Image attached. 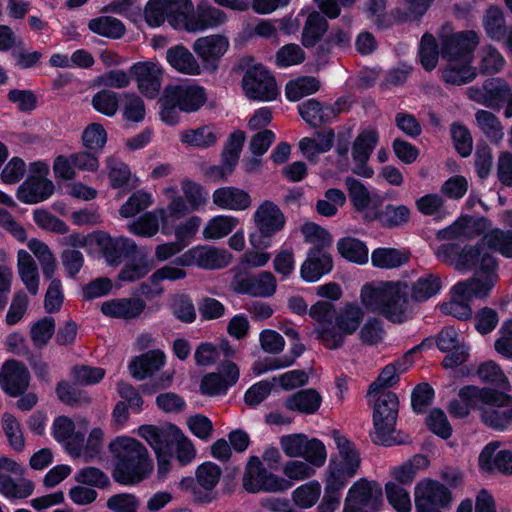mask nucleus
Returning <instances> with one entry per match:
<instances>
[{
	"label": "nucleus",
	"mask_w": 512,
	"mask_h": 512,
	"mask_svg": "<svg viewBox=\"0 0 512 512\" xmlns=\"http://www.w3.org/2000/svg\"><path fill=\"white\" fill-rule=\"evenodd\" d=\"M309 316L314 320V333L317 339L328 349L343 346L348 336L355 334L365 316L361 306L348 302L338 311L330 302L317 301L309 309Z\"/></svg>",
	"instance_id": "f257e3e1"
},
{
	"label": "nucleus",
	"mask_w": 512,
	"mask_h": 512,
	"mask_svg": "<svg viewBox=\"0 0 512 512\" xmlns=\"http://www.w3.org/2000/svg\"><path fill=\"white\" fill-rule=\"evenodd\" d=\"M363 310L383 315L394 323H402L411 316L407 286L401 283H366L360 290Z\"/></svg>",
	"instance_id": "f03ea898"
},
{
	"label": "nucleus",
	"mask_w": 512,
	"mask_h": 512,
	"mask_svg": "<svg viewBox=\"0 0 512 512\" xmlns=\"http://www.w3.org/2000/svg\"><path fill=\"white\" fill-rule=\"evenodd\" d=\"M115 458L114 480L122 485L137 484L152 473L154 465L148 450L138 440L119 436L109 445Z\"/></svg>",
	"instance_id": "7ed1b4c3"
},
{
	"label": "nucleus",
	"mask_w": 512,
	"mask_h": 512,
	"mask_svg": "<svg viewBox=\"0 0 512 512\" xmlns=\"http://www.w3.org/2000/svg\"><path fill=\"white\" fill-rule=\"evenodd\" d=\"M487 249L506 258H512V229H495L485 233L474 246L459 250L453 243H445L435 250L436 257L457 270L467 269Z\"/></svg>",
	"instance_id": "20e7f679"
},
{
	"label": "nucleus",
	"mask_w": 512,
	"mask_h": 512,
	"mask_svg": "<svg viewBox=\"0 0 512 512\" xmlns=\"http://www.w3.org/2000/svg\"><path fill=\"white\" fill-rule=\"evenodd\" d=\"M492 250L487 249L467 269L475 270L468 280L454 285V293L468 299H484L499 280L498 262Z\"/></svg>",
	"instance_id": "39448f33"
},
{
	"label": "nucleus",
	"mask_w": 512,
	"mask_h": 512,
	"mask_svg": "<svg viewBox=\"0 0 512 512\" xmlns=\"http://www.w3.org/2000/svg\"><path fill=\"white\" fill-rule=\"evenodd\" d=\"M333 440L338 449V455L328 464L324 484L329 489L341 492L348 481L356 475L361 460L354 445L338 431L333 432Z\"/></svg>",
	"instance_id": "423d86ee"
},
{
	"label": "nucleus",
	"mask_w": 512,
	"mask_h": 512,
	"mask_svg": "<svg viewBox=\"0 0 512 512\" xmlns=\"http://www.w3.org/2000/svg\"><path fill=\"white\" fill-rule=\"evenodd\" d=\"M183 196L179 195L177 185L171 184L165 186L161 194L168 201L167 208L169 209L172 220H179L186 215L203 210L208 203V192L198 182L184 178L180 182Z\"/></svg>",
	"instance_id": "0eeeda50"
},
{
	"label": "nucleus",
	"mask_w": 512,
	"mask_h": 512,
	"mask_svg": "<svg viewBox=\"0 0 512 512\" xmlns=\"http://www.w3.org/2000/svg\"><path fill=\"white\" fill-rule=\"evenodd\" d=\"M252 221L254 231L249 234L250 245L254 249H268L275 235L283 230L286 218L276 203L264 200L256 207Z\"/></svg>",
	"instance_id": "6e6552de"
},
{
	"label": "nucleus",
	"mask_w": 512,
	"mask_h": 512,
	"mask_svg": "<svg viewBox=\"0 0 512 512\" xmlns=\"http://www.w3.org/2000/svg\"><path fill=\"white\" fill-rule=\"evenodd\" d=\"M372 441L376 444L391 446L397 443L394 437L398 416L399 400L390 391L374 394Z\"/></svg>",
	"instance_id": "1a4fd4ad"
},
{
	"label": "nucleus",
	"mask_w": 512,
	"mask_h": 512,
	"mask_svg": "<svg viewBox=\"0 0 512 512\" xmlns=\"http://www.w3.org/2000/svg\"><path fill=\"white\" fill-rule=\"evenodd\" d=\"M459 399L449 404V412L457 417L464 418L471 409H479L480 404L498 407L512 405V396L504 391L477 386H465L458 393Z\"/></svg>",
	"instance_id": "9d476101"
},
{
	"label": "nucleus",
	"mask_w": 512,
	"mask_h": 512,
	"mask_svg": "<svg viewBox=\"0 0 512 512\" xmlns=\"http://www.w3.org/2000/svg\"><path fill=\"white\" fill-rule=\"evenodd\" d=\"M192 9L191 0H148L143 8V18L151 28H158L167 21L174 29L181 30Z\"/></svg>",
	"instance_id": "9b49d317"
},
{
	"label": "nucleus",
	"mask_w": 512,
	"mask_h": 512,
	"mask_svg": "<svg viewBox=\"0 0 512 512\" xmlns=\"http://www.w3.org/2000/svg\"><path fill=\"white\" fill-rule=\"evenodd\" d=\"M243 488L249 493L261 491L278 493L287 491L292 483L285 478L269 472L257 456H251L245 466L242 478Z\"/></svg>",
	"instance_id": "f8f14e48"
},
{
	"label": "nucleus",
	"mask_w": 512,
	"mask_h": 512,
	"mask_svg": "<svg viewBox=\"0 0 512 512\" xmlns=\"http://www.w3.org/2000/svg\"><path fill=\"white\" fill-rule=\"evenodd\" d=\"M24 467L13 459L0 457V495L8 500H23L33 494L34 483L23 477Z\"/></svg>",
	"instance_id": "ddd939ff"
},
{
	"label": "nucleus",
	"mask_w": 512,
	"mask_h": 512,
	"mask_svg": "<svg viewBox=\"0 0 512 512\" xmlns=\"http://www.w3.org/2000/svg\"><path fill=\"white\" fill-rule=\"evenodd\" d=\"M381 505V486L375 481L360 478L349 488L342 512H372Z\"/></svg>",
	"instance_id": "4468645a"
},
{
	"label": "nucleus",
	"mask_w": 512,
	"mask_h": 512,
	"mask_svg": "<svg viewBox=\"0 0 512 512\" xmlns=\"http://www.w3.org/2000/svg\"><path fill=\"white\" fill-rule=\"evenodd\" d=\"M222 470L213 462H204L199 465L195 472V483L193 479L185 478L181 486L185 489L191 488L194 499L198 502L208 503L215 499V489L221 479Z\"/></svg>",
	"instance_id": "2eb2a0df"
},
{
	"label": "nucleus",
	"mask_w": 512,
	"mask_h": 512,
	"mask_svg": "<svg viewBox=\"0 0 512 512\" xmlns=\"http://www.w3.org/2000/svg\"><path fill=\"white\" fill-rule=\"evenodd\" d=\"M242 87L247 98L254 101H273L279 94L274 77L260 64L245 72Z\"/></svg>",
	"instance_id": "dca6fc26"
},
{
	"label": "nucleus",
	"mask_w": 512,
	"mask_h": 512,
	"mask_svg": "<svg viewBox=\"0 0 512 512\" xmlns=\"http://www.w3.org/2000/svg\"><path fill=\"white\" fill-rule=\"evenodd\" d=\"M280 446L286 456L301 457L322 466L327 458L324 444L318 439H309L304 434H289L280 438Z\"/></svg>",
	"instance_id": "f3484780"
},
{
	"label": "nucleus",
	"mask_w": 512,
	"mask_h": 512,
	"mask_svg": "<svg viewBox=\"0 0 512 512\" xmlns=\"http://www.w3.org/2000/svg\"><path fill=\"white\" fill-rule=\"evenodd\" d=\"M180 266H197L204 269H221L231 262V254L212 246L198 245L190 248L176 260Z\"/></svg>",
	"instance_id": "a211bd4d"
},
{
	"label": "nucleus",
	"mask_w": 512,
	"mask_h": 512,
	"mask_svg": "<svg viewBox=\"0 0 512 512\" xmlns=\"http://www.w3.org/2000/svg\"><path fill=\"white\" fill-rule=\"evenodd\" d=\"M229 47V39L223 34L199 37L192 45L193 52L200 59L203 68L209 72H215L218 69Z\"/></svg>",
	"instance_id": "6ab92c4d"
},
{
	"label": "nucleus",
	"mask_w": 512,
	"mask_h": 512,
	"mask_svg": "<svg viewBox=\"0 0 512 512\" xmlns=\"http://www.w3.org/2000/svg\"><path fill=\"white\" fill-rule=\"evenodd\" d=\"M498 229L493 227L490 220L484 217L472 218L460 217L448 227L437 232V238L442 240H469L479 235L481 237L490 230Z\"/></svg>",
	"instance_id": "aec40b11"
},
{
	"label": "nucleus",
	"mask_w": 512,
	"mask_h": 512,
	"mask_svg": "<svg viewBox=\"0 0 512 512\" xmlns=\"http://www.w3.org/2000/svg\"><path fill=\"white\" fill-rule=\"evenodd\" d=\"M478 43L477 33L471 30L446 35L442 40V57L448 62L472 61V53Z\"/></svg>",
	"instance_id": "412c9836"
},
{
	"label": "nucleus",
	"mask_w": 512,
	"mask_h": 512,
	"mask_svg": "<svg viewBox=\"0 0 512 512\" xmlns=\"http://www.w3.org/2000/svg\"><path fill=\"white\" fill-rule=\"evenodd\" d=\"M170 222L174 221L166 206L165 208L160 207L144 213L137 219L129 222L127 228L133 235L151 238L158 233L160 227L163 234H170Z\"/></svg>",
	"instance_id": "4be33fe9"
},
{
	"label": "nucleus",
	"mask_w": 512,
	"mask_h": 512,
	"mask_svg": "<svg viewBox=\"0 0 512 512\" xmlns=\"http://www.w3.org/2000/svg\"><path fill=\"white\" fill-rule=\"evenodd\" d=\"M227 21L226 13L206 2H201L196 9L188 12L181 30L188 33H199L215 29Z\"/></svg>",
	"instance_id": "5701e85b"
},
{
	"label": "nucleus",
	"mask_w": 512,
	"mask_h": 512,
	"mask_svg": "<svg viewBox=\"0 0 512 512\" xmlns=\"http://www.w3.org/2000/svg\"><path fill=\"white\" fill-rule=\"evenodd\" d=\"M163 92L169 103L174 102L180 111L186 113L199 110L207 100L204 88L193 84L169 85Z\"/></svg>",
	"instance_id": "b1692460"
},
{
	"label": "nucleus",
	"mask_w": 512,
	"mask_h": 512,
	"mask_svg": "<svg viewBox=\"0 0 512 512\" xmlns=\"http://www.w3.org/2000/svg\"><path fill=\"white\" fill-rule=\"evenodd\" d=\"M130 74L134 77L137 88L145 97H156L161 88L163 77V69L157 62L134 63L130 67Z\"/></svg>",
	"instance_id": "393cba45"
},
{
	"label": "nucleus",
	"mask_w": 512,
	"mask_h": 512,
	"mask_svg": "<svg viewBox=\"0 0 512 512\" xmlns=\"http://www.w3.org/2000/svg\"><path fill=\"white\" fill-rule=\"evenodd\" d=\"M512 92L507 82L500 78L486 80L482 87H470L467 89L468 98L492 109H499Z\"/></svg>",
	"instance_id": "a878e982"
},
{
	"label": "nucleus",
	"mask_w": 512,
	"mask_h": 512,
	"mask_svg": "<svg viewBox=\"0 0 512 512\" xmlns=\"http://www.w3.org/2000/svg\"><path fill=\"white\" fill-rule=\"evenodd\" d=\"M436 344L440 351L448 353L443 360L445 368H455L463 364L468 358L469 348L453 327L442 329L438 334Z\"/></svg>",
	"instance_id": "bb28decb"
},
{
	"label": "nucleus",
	"mask_w": 512,
	"mask_h": 512,
	"mask_svg": "<svg viewBox=\"0 0 512 512\" xmlns=\"http://www.w3.org/2000/svg\"><path fill=\"white\" fill-rule=\"evenodd\" d=\"M379 140L378 131L374 128L363 130L355 139L352 147V157L356 164L354 172L364 178L373 175V169L366 165L372 151Z\"/></svg>",
	"instance_id": "cd10ccee"
},
{
	"label": "nucleus",
	"mask_w": 512,
	"mask_h": 512,
	"mask_svg": "<svg viewBox=\"0 0 512 512\" xmlns=\"http://www.w3.org/2000/svg\"><path fill=\"white\" fill-rule=\"evenodd\" d=\"M30 373L27 367L16 361L7 360L0 369V387L12 397L22 394L29 386Z\"/></svg>",
	"instance_id": "c85d7f7f"
},
{
	"label": "nucleus",
	"mask_w": 512,
	"mask_h": 512,
	"mask_svg": "<svg viewBox=\"0 0 512 512\" xmlns=\"http://www.w3.org/2000/svg\"><path fill=\"white\" fill-rule=\"evenodd\" d=\"M239 379V369L235 363L226 362L219 366L218 372L209 373L202 379L201 392L214 396L225 394Z\"/></svg>",
	"instance_id": "c756f323"
},
{
	"label": "nucleus",
	"mask_w": 512,
	"mask_h": 512,
	"mask_svg": "<svg viewBox=\"0 0 512 512\" xmlns=\"http://www.w3.org/2000/svg\"><path fill=\"white\" fill-rule=\"evenodd\" d=\"M345 183L354 208L362 213L365 220H375L376 209L381 205L380 197L371 195L367 188L354 178H347Z\"/></svg>",
	"instance_id": "7c9ffc66"
},
{
	"label": "nucleus",
	"mask_w": 512,
	"mask_h": 512,
	"mask_svg": "<svg viewBox=\"0 0 512 512\" xmlns=\"http://www.w3.org/2000/svg\"><path fill=\"white\" fill-rule=\"evenodd\" d=\"M74 430V422L66 416L57 417L52 425L54 438L64 444L70 456L80 457L84 450V434Z\"/></svg>",
	"instance_id": "2f4dec72"
},
{
	"label": "nucleus",
	"mask_w": 512,
	"mask_h": 512,
	"mask_svg": "<svg viewBox=\"0 0 512 512\" xmlns=\"http://www.w3.org/2000/svg\"><path fill=\"white\" fill-rule=\"evenodd\" d=\"M415 505L425 511L426 505L448 507L452 497L451 492L440 482L426 479L415 486Z\"/></svg>",
	"instance_id": "473e14b6"
},
{
	"label": "nucleus",
	"mask_w": 512,
	"mask_h": 512,
	"mask_svg": "<svg viewBox=\"0 0 512 512\" xmlns=\"http://www.w3.org/2000/svg\"><path fill=\"white\" fill-rule=\"evenodd\" d=\"M426 346V342H422L411 351L406 353L401 359L386 365L381 371L377 379L369 386L368 397L376 395L380 389L393 386L398 382L399 375L404 373L413 363L412 353L415 350L422 349Z\"/></svg>",
	"instance_id": "72a5a7b5"
},
{
	"label": "nucleus",
	"mask_w": 512,
	"mask_h": 512,
	"mask_svg": "<svg viewBox=\"0 0 512 512\" xmlns=\"http://www.w3.org/2000/svg\"><path fill=\"white\" fill-rule=\"evenodd\" d=\"M103 236L101 242H97L98 247L111 266L119 265L122 260L136 252V243L127 237L112 238L109 234L100 231Z\"/></svg>",
	"instance_id": "f704fd0d"
},
{
	"label": "nucleus",
	"mask_w": 512,
	"mask_h": 512,
	"mask_svg": "<svg viewBox=\"0 0 512 512\" xmlns=\"http://www.w3.org/2000/svg\"><path fill=\"white\" fill-rule=\"evenodd\" d=\"M213 203L220 209L230 211H245L252 205L250 194L235 186H223L212 193Z\"/></svg>",
	"instance_id": "c9c22d12"
},
{
	"label": "nucleus",
	"mask_w": 512,
	"mask_h": 512,
	"mask_svg": "<svg viewBox=\"0 0 512 512\" xmlns=\"http://www.w3.org/2000/svg\"><path fill=\"white\" fill-rule=\"evenodd\" d=\"M146 307L140 298H115L101 304V312L110 318L126 321L138 318Z\"/></svg>",
	"instance_id": "e433bc0d"
},
{
	"label": "nucleus",
	"mask_w": 512,
	"mask_h": 512,
	"mask_svg": "<svg viewBox=\"0 0 512 512\" xmlns=\"http://www.w3.org/2000/svg\"><path fill=\"white\" fill-rule=\"evenodd\" d=\"M333 267L331 256L323 249L311 248L300 268V274L306 282H316L329 273Z\"/></svg>",
	"instance_id": "4c0bfd02"
},
{
	"label": "nucleus",
	"mask_w": 512,
	"mask_h": 512,
	"mask_svg": "<svg viewBox=\"0 0 512 512\" xmlns=\"http://www.w3.org/2000/svg\"><path fill=\"white\" fill-rule=\"evenodd\" d=\"M54 184L47 177H28L17 189V198L26 204L42 202L54 193Z\"/></svg>",
	"instance_id": "58836bf2"
},
{
	"label": "nucleus",
	"mask_w": 512,
	"mask_h": 512,
	"mask_svg": "<svg viewBox=\"0 0 512 512\" xmlns=\"http://www.w3.org/2000/svg\"><path fill=\"white\" fill-rule=\"evenodd\" d=\"M166 60L179 73L198 76L202 72L201 64L193 53L182 44L170 47L166 52Z\"/></svg>",
	"instance_id": "ea45409f"
},
{
	"label": "nucleus",
	"mask_w": 512,
	"mask_h": 512,
	"mask_svg": "<svg viewBox=\"0 0 512 512\" xmlns=\"http://www.w3.org/2000/svg\"><path fill=\"white\" fill-rule=\"evenodd\" d=\"M166 362L163 351L150 350L138 357H135L129 364V371L133 378L143 380L159 371Z\"/></svg>",
	"instance_id": "a19ab883"
},
{
	"label": "nucleus",
	"mask_w": 512,
	"mask_h": 512,
	"mask_svg": "<svg viewBox=\"0 0 512 512\" xmlns=\"http://www.w3.org/2000/svg\"><path fill=\"white\" fill-rule=\"evenodd\" d=\"M219 130L212 125H203L197 128L185 129L179 133L180 142L191 148L200 150L213 147L218 139Z\"/></svg>",
	"instance_id": "79ce46f5"
},
{
	"label": "nucleus",
	"mask_w": 512,
	"mask_h": 512,
	"mask_svg": "<svg viewBox=\"0 0 512 512\" xmlns=\"http://www.w3.org/2000/svg\"><path fill=\"white\" fill-rule=\"evenodd\" d=\"M277 283L271 272H262L256 276L241 279L237 291L253 296L269 297L276 291Z\"/></svg>",
	"instance_id": "37998d69"
},
{
	"label": "nucleus",
	"mask_w": 512,
	"mask_h": 512,
	"mask_svg": "<svg viewBox=\"0 0 512 512\" xmlns=\"http://www.w3.org/2000/svg\"><path fill=\"white\" fill-rule=\"evenodd\" d=\"M322 404V396L312 388L300 390L285 400V407L301 414H315Z\"/></svg>",
	"instance_id": "c03bdc74"
},
{
	"label": "nucleus",
	"mask_w": 512,
	"mask_h": 512,
	"mask_svg": "<svg viewBox=\"0 0 512 512\" xmlns=\"http://www.w3.org/2000/svg\"><path fill=\"white\" fill-rule=\"evenodd\" d=\"M298 111L304 121L310 126L317 127L323 123L330 122L336 118V108L329 105H322L315 99H309L298 106Z\"/></svg>",
	"instance_id": "a18cd8bd"
},
{
	"label": "nucleus",
	"mask_w": 512,
	"mask_h": 512,
	"mask_svg": "<svg viewBox=\"0 0 512 512\" xmlns=\"http://www.w3.org/2000/svg\"><path fill=\"white\" fill-rule=\"evenodd\" d=\"M17 270L19 277L31 295L39 292L40 275L33 257L25 250L17 254Z\"/></svg>",
	"instance_id": "49530a36"
},
{
	"label": "nucleus",
	"mask_w": 512,
	"mask_h": 512,
	"mask_svg": "<svg viewBox=\"0 0 512 512\" xmlns=\"http://www.w3.org/2000/svg\"><path fill=\"white\" fill-rule=\"evenodd\" d=\"M335 134L332 129H324L317 132L316 138L305 137L299 142V149L309 160H312L318 154L328 152L334 142Z\"/></svg>",
	"instance_id": "de8ad7c7"
},
{
	"label": "nucleus",
	"mask_w": 512,
	"mask_h": 512,
	"mask_svg": "<svg viewBox=\"0 0 512 512\" xmlns=\"http://www.w3.org/2000/svg\"><path fill=\"white\" fill-rule=\"evenodd\" d=\"M410 259V253L406 250L380 247L372 251L371 263L380 269H393L406 264Z\"/></svg>",
	"instance_id": "09e8293b"
},
{
	"label": "nucleus",
	"mask_w": 512,
	"mask_h": 512,
	"mask_svg": "<svg viewBox=\"0 0 512 512\" xmlns=\"http://www.w3.org/2000/svg\"><path fill=\"white\" fill-rule=\"evenodd\" d=\"M138 434L147 441L156 454L169 452L172 438V426L160 428L154 425H142L138 428Z\"/></svg>",
	"instance_id": "8fccbe9b"
},
{
	"label": "nucleus",
	"mask_w": 512,
	"mask_h": 512,
	"mask_svg": "<svg viewBox=\"0 0 512 512\" xmlns=\"http://www.w3.org/2000/svg\"><path fill=\"white\" fill-rule=\"evenodd\" d=\"M305 351L304 344L299 339L292 342L289 353L280 358L266 359L265 362H257L254 365V371L257 374H262L270 370H278L289 367L294 364Z\"/></svg>",
	"instance_id": "3c124183"
},
{
	"label": "nucleus",
	"mask_w": 512,
	"mask_h": 512,
	"mask_svg": "<svg viewBox=\"0 0 512 512\" xmlns=\"http://www.w3.org/2000/svg\"><path fill=\"white\" fill-rule=\"evenodd\" d=\"M239 224V220L231 215H216L209 219L202 234L206 240H218L229 235Z\"/></svg>",
	"instance_id": "603ef678"
},
{
	"label": "nucleus",
	"mask_w": 512,
	"mask_h": 512,
	"mask_svg": "<svg viewBox=\"0 0 512 512\" xmlns=\"http://www.w3.org/2000/svg\"><path fill=\"white\" fill-rule=\"evenodd\" d=\"M88 28L91 32L110 39H120L126 33L123 22L111 16H99L90 19Z\"/></svg>",
	"instance_id": "864d4df0"
},
{
	"label": "nucleus",
	"mask_w": 512,
	"mask_h": 512,
	"mask_svg": "<svg viewBox=\"0 0 512 512\" xmlns=\"http://www.w3.org/2000/svg\"><path fill=\"white\" fill-rule=\"evenodd\" d=\"M471 64V60L449 62L442 71V79L451 85H463L473 81L477 74L476 69Z\"/></svg>",
	"instance_id": "5fc2aeb1"
},
{
	"label": "nucleus",
	"mask_w": 512,
	"mask_h": 512,
	"mask_svg": "<svg viewBox=\"0 0 512 512\" xmlns=\"http://www.w3.org/2000/svg\"><path fill=\"white\" fill-rule=\"evenodd\" d=\"M340 255L346 260L363 265L368 262L369 250L364 242L353 237H345L337 242Z\"/></svg>",
	"instance_id": "6e6d98bb"
},
{
	"label": "nucleus",
	"mask_w": 512,
	"mask_h": 512,
	"mask_svg": "<svg viewBox=\"0 0 512 512\" xmlns=\"http://www.w3.org/2000/svg\"><path fill=\"white\" fill-rule=\"evenodd\" d=\"M321 492V484L316 480H311L294 489L291 493V500L296 507L309 509L318 502Z\"/></svg>",
	"instance_id": "4d7b16f0"
},
{
	"label": "nucleus",
	"mask_w": 512,
	"mask_h": 512,
	"mask_svg": "<svg viewBox=\"0 0 512 512\" xmlns=\"http://www.w3.org/2000/svg\"><path fill=\"white\" fill-rule=\"evenodd\" d=\"M483 26L487 35L496 41L505 40L507 36L506 21L503 10L490 6L483 16Z\"/></svg>",
	"instance_id": "13d9d810"
},
{
	"label": "nucleus",
	"mask_w": 512,
	"mask_h": 512,
	"mask_svg": "<svg viewBox=\"0 0 512 512\" xmlns=\"http://www.w3.org/2000/svg\"><path fill=\"white\" fill-rule=\"evenodd\" d=\"M501 407L480 404V419L489 428L497 431L508 430L511 426V408L500 410Z\"/></svg>",
	"instance_id": "bf43d9fd"
},
{
	"label": "nucleus",
	"mask_w": 512,
	"mask_h": 512,
	"mask_svg": "<svg viewBox=\"0 0 512 512\" xmlns=\"http://www.w3.org/2000/svg\"><path fill=\"white\" fill-rule=\"evenodd\" d=\"M27 246L38 259L44 277L51 279L55 273L57 261L48 245L34 238L28 241Z\"/></svg>",
	"instance_id": "052dcab7"
},
{
	"label": "nucleus",
	"mask_w": 512,
	"mask_h": 512,
	"mask_svg": "<svg viewBox=\"0 0 512 512\" xmlns=\"http://www.w3.org/2000/svg\"><path fill=\"white\" fill-rule=\"evenodd\" d=\"M327 28L328 23L326 19L319 12H311L303 28L302 44L305 47L314 46L326 32Z\"/></svg>",
	"instance_id": "680f3d73"
},
{
	"label": "nucleus",
	"mask_w": 512,
	"mask_h": 512,
	"mask_svg": "<svg viewBox=\"0 0 512 512\" xmlns=\"http://www.w3.org/2000/svg\"><path fill=\"white\" fill-rule=\"evenodd\" d=\"M319 88L320 83L315 77L303 76L289 81L285 87V94L288 100L298 101L317 92Z\"/></svg>",
	"instance_id": "e2e57ef3"
},
{
	"label": "nucleus",
	"mask_w": 512,
	"mask_h": 512,
	"mask_svg": "<svg viewBox=\"0 0 512 512\" xmlns=\"http://www.w3.org/2000/svg\"><path fill=\"white\" fill-rule=\"evenodd\" d=\"M442 289V280L438 274H425L417 279L412 288V296L418 301L437 295Z\"/></svg>",
	"instance_id": "0e129e2a"
},
{
	"label": "nucleus",
	"mask_w": 512,
	"mask_h": 512,
	"mask_svg": "<svg viewBox=\"0 0 512 512\" xmlns=\"http://www.w3.org/2000/svg\"><path fill=\"white\" fill-rule=\"evenodd\" d=\"M410 209L405 205H387L381 211L376 209L375 220L385 227H398L408 222Z\"/></svg>",
	"instance_id": "69168bd1"
},
{
	"label": "nucleus",
	"mask_w": 512,
	"mask_h": 512,
	"mask_svg": "<svg viewBox=\"0 0 512 512\" xmlns=\"http://www.w3.org/2000/svg\"><path fill=\"white\" fill-rule=\"evenodd\" d=\"M154 203L153 195L145 190H138L133 193L121 206L119 214L123 218H130L146 210Z\"/></svg>",
	"instance_id": "338daca9"
},
{
	"label": "nucleus",
	"mask_w": 512,
	"mask_h": 512,
	"mask_svg": "<svg viewBox=\"0 0 512 512\" xmlns=\"http://www.w3.org/2000/svg\"><path fill=\"white\" fill-rule=\"evenodd\" d=\"M475 119L479 129L489 139L499 141L503 138V127L495 114L487 110H478Z\"/></svg>",
	"instance_id": "774afa93"
}]
</instances>
